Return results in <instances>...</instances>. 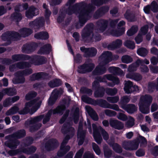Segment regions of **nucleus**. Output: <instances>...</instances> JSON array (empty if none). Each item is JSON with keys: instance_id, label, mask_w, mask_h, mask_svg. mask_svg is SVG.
<instances>
[{"instance_id": "4d7b16f0", "label": "nucleus", "mask_w": 158, "mask_h": 158, "mask_svg": "<svg viewBox=\"0 0 158 158\" xmlns=\"http://www.w3.org/2000/svg\"><path fill=\"white\" fill-rule=\"evenodd\" d=\"M43 116H40L36 118H32L31 120V123H35L39 122L43 118Z\"/></svg>"}, {"instance_id": "338daca9", "label": "nucleus", "mask_w": 158, "mask_h": 158, "mask_svg": "<svg viewBox=\"0 0 158 158\" xmlns=\"http://www.w3.org/2000/svg\"><path fill=\"white\" fill-rule=\"evenodd\" d=\"M151 63L153 64H156L158 63V60L156 57H153L151 59Z\"/></svg>"}, {"instance_id": "5701e85b", "label": "nucleus", "mask_w": 158, "mask_h": 158, "mask_svg": "<svg viewBox=\"0 0 158 158\" xmlns=\"http://www.w3.org/2000/svg\"><path fill=\"white\" fill-rule=\"evenodd\" d=\"M44 22L40 19H37L30 23L31 27H34L35 29L39 28L40 26H43Z\"/></svg>"}, {"instance_id": "393cba45", "label": "nucleus", "mask_w": 158, "mask_h": 158, "mask_svg": "<svg viewBox=\"0 0 158 158\" xmlns=\"http://www.w3.org/2000/svg\"><path fill=\"white\" fill-rule=\"evenodd\" d=\"M19 98V97L18 96H15L12 98H9L5 101L3 103V105L5 107L8 106L11 103L18 100Z\"/></svg>"}, {"instance_id": "e433bc0d", "label": "nucleus", "mask_w": 158, "mask_h": 158, "mask_svg": "<svg viewBox=\"0 0 158 158\" xmlns=\"http://www.w3.org/2000/svg\"><path fill=\"white\" fill-rule=\"evenodd\" d=\"M18 110V108L17 106H15L8 110L6 113V114L7 115L14 114L17 112Z\"/></svg>"}, {"instance_id": "9d476101", "label": "nucleus", "mask_w": 158, "mask_h": 158, "mask_svg": "<svg viewBox=\"0 0 158 158\" xmlns=\"http://www.w3.org/2000/svg\"><path fill=\"white\" fill-rule=\"evenodd\" d=\"M148 27L147 25L142 27L138 35L135 38V41L137 44H139L143 40L142 36L146 35L148 32Z\"/></svg>"}, {"instance_id": "c756f323", "label": "nucleus", "mask_w": 158, "mask_h": 158, "mask_svg": "<svg viewBox=\"0 0 158 158\" xmlns=\"http://www.w3.org/2000/svg\"><path fill=\"white\" fill-rule=\"evenodd\" d=\"M97 24L100 27V32H102L107 27V21L103 20H101L98 22Z\"/></svg>"}, {"instance_id": "b1692460", "label": "nucleus", "mask_w": 158, "mask_h": 158, "mask_svg": "<svg viewBox=\"0 0 158 158\" xmlns=\"http://www.w3.org/2000/svg\"><path fill=\"white\" fill-rule=\"evenodd\" d=\"M29 64L26 62H20L18 63L16 65H13L10 66V71H13L15 68L23 69L26 67H29Z\"/></svg>"}, {"instance_id": "1a4fd4ad", "label": "nucleus", "mask_w": 158, "mask_h": 158, "mask_svg": "<svg viewBox=\"0 0 158 158\" xmlns=\"http://www.w3.org/2000/svg\"><path fill=\"white\" fill-rule=\"evenodd\" d=\"M25 73L20 72V74H18L17 77L13 79V82L15 84L23 83L25 81V79L23 75H28L32 73V70L31 69H29Z\"/></svg>"}, {"instance_id": "de8ad7c7", "label": "nucleus", "mask_w": 158, "mask_h": 158, "mask_svg": "<svg viewBox=\"0 0 158 158\" xmlns=\"http://www.w3.org/2000/svg\"><path fill=\"white\" fill-rule=\"evenodd\" d=\"M18 143L17 141H12L8 143L7 142L6 143V144L7 145V146L10 148L13 149L16 148L17 145Z\"/></svg>"}, {"instance_id": "cd10ccee", "label": "nucleus", "mask_w": 158, "mask_h": 158, "mask_svg": "<svg viewBox=\"0 0 158 158\" xmlns=\"http://www.w3.org/2000/svg\"><path fill=\"white\" fill-rule=\"evenodd\" d=\"M14 89L11 88L9 89H6L3 90L2 92H0V101L4 95L7 94L9 95H12L14 94L15 93H12Z\"/></svg>"}, {"instance_id": "4c0bfd02", "label": "nucleus", "mask_w": 158, "mask_h": 158, "mask_svg": "<svg viewBox=\"0 0 158 158\" xmlns=\"http://www.w3.org/2000/svg\"><path fill=\"white\" fill-rule=\"evenodd\" d=\"M137 54L142 56H145L148 53V51L144 48H141L137 51Z\"/></svg>"}, {"instance_id": "4468645a", "label": "nucleus", "mask_w": 158, "mask_h": 158, "mask_svg": "<svg viewBox=\"0 0 158 158\" xmlns=\"http://www.w3.org/2000/svg\"><path fill=\"white\" fill-rule=\"evenodd\" d=\"M38 10L34 7H30L26 13V15L28 18H31L38 14Z\"/></svg>"}, {"instance_id": "c9c22d12", "label": "nucleus", "mask_w": 158, "mask_h": 158, "mask_svg": "<svg viewBox=\"0 0 158 158\" xmlns=\"http://www.w3.org/2000/svg\"><path fill=\"white\" fill-rule=\"evenodd\" d=\"M61 84V81L59 79H56L53 81H51L49 82L48 85L49 86L52 87L59 85Z\"/></svg>"}, {"instance_id": "a18cd8bd", "label": "nucleus", "mask_w": 158, "mask_h": 158, "mask_svg": "<svg viewBox=\"0 0 158 158\" xmlns=\"http://www.w3.org/2000/svg\"><path fill=\"white\" fill-rule=\"evenodd\" d=\"M134 124V119L131 117H129V119L126 124V126L128 128L131 127Z\"/></svg>"}, {"instance_id": "a19ab883", "label": "nucleus", "mask_w": 158, "mask_h": 158, "mask_svg": "<svg viewBox=\"0 0 158 158\" xmlns=\"http://www.w3.org/2000/svg\"><path fill=\"white\" fill-rule=\"evenodd\" d=\"M110 144L111 145L113 149L116 152L120 153L122 152L121 148L117 143H113Z\"/></svg>"}, {"instance_id": "20e7f679", "label": "nucleus", "mask_w": 158, "mask_h": 158, "mask_svg": "<svg viewBox=\"0 0 158 158\" xmlns=\"http://www.w3.org/2000/svg\"><path fill=\"white\" fill-rule=\"evenodd\" d=\"M152 100V98L150 95H146L141 97L138 105L139 110L142 113L148 114L149 112V106Z\"/></svg>"}, {"instance_id": "39448f33", "label": "nucleus", "mask_w": 158, "mask_h": 158, "mask_svg": "<svg viewBox=\"0 0 158 158\" xmlns=\"http://www.w3.org/2000/svg\"><path fill=\"white\" fill-rule=\"evenodd\" d=\"M92 126L93 129L94 137L96 141L98 143H100L102 140V138L100 135V133H101L104 139L107 140L109 137V136L106 132L105 131L101 126H99L97 128L95 124H93Z\"/></svg>"}, {"instance_id": "dca6fc26", "label": "nucleus", "mask_w": 158, "mask_h": 158, "mask_svg": "<svg viewBox=\"0 0 158 158\" xmlns=\"http://www.w3.org/2000/svg\"><path fill=\"white\" fill-rule=\"evenodd\" d=\"M130 144V142L124 141L123 143V147L125 149L127 150H136L138 147L139 143L138 142H136L135 143H131V147H127L126 146V145H129Z\"/></svg>"}, {"instance_id": "13d9d810", "label": "nucleus", "mask_w": 158, "mask_h": 158, "mask_svg": "<svg viewBox=\"0 0 158 158\" xmlns=\"http://www.w3.org/2000/svg\"><path fill=\"white\" fill-rule=\"evenodd\" d=\"M84 149L83 148H81L77 152L74 157V158H81L82 153L83 152Z\"/></svg>"}, {"instance_id": "f3484780", "label": "nucleus", "mask_w": 158, "mask_h": 158, "mask_svg": "<svg viewBox=\"0 0 158 158\" xmlns=\"http://www.w3.org/2000/svg\"><path fill=\"white\" fill-rule=\"evenodd\" d=\"M85 132L82 130L81 127L79 126L78 131L77 137L79 140L78 144L81 145L83 143Z\"/></svg>"}, {"instance_id": "09e8293b", "label": "nucleus", "mask_w": 158, "mask_h": 158, "mask_svg": "<svg viewBox=\"0 0 158 158\" xmlns=\"http://www.w3.org/2000/svg\"><path fill=\"white\" fill-rule=\"evenodd\" d=\"M119 98L118 97H108L107 98V100L109 102L112 103L117 102Z\"/></svg>"}, {"instance_id": "6e6552de", "label": "nucleus", "mask_w": 158, "mask_h": 158, "mask_svg": "<svg viewBox=\"0 0 158 158\" xmlns=\"http://www.w3.org/2000/svg\"><path fill=\"white\" fill-rule=\"evenodd\" d=\"M94 65L91 63H86L78 67V71L81 73H85L91 71L94 67Z\"/></svg>"}, {"instance_id": "2eb2a0df", "label": "nucleus", "mask_w": 158, "mask_h": 158, "mask_svg": "<svg viewBox=\"0 0 158 158\" xmlns=\"http://www.w3.org/2000/svg\"><path fill=\"white\" fill-rule=\"evenodd\" d=\"M110 124L112 127L118 129H121L123 127V125L121 122L113 119L110 120Z\"/></svg>"}, {"instance_id": "9b49d317", "label": "nucleus", "mask_w": 158, "mask_h": 158, "mask_svg": "<svg viewBox=\"0 0 158 158\" xmlns=\"http://www.w3.org/2000/svg\"><path fill=\"white\" fill-rule=\"evenodd\" d=\"M145 12L147 14L149 13L150 10L154 12H156L158 11V5L155 2H153L150 6H147L144 8Z\"/></svg>"}, {"instance_id": "ddd939ff", "label": "nucleus", "mask_w": 158, "mask_h": 158, "mask_svg": "<svg viewBox=\"0 0 158 158\" xmlns=\"http://www.w3.org/2000/svg\"><path fill=\"white\" fill-rule=\"evenodd\" d=\"M100 106L104 108H109L116 110H119V109L118 106L116 104L111 105L108 103L106 101L101 100Z\"/></svg>"}, {"instance_id": "f704fd0d", "label": "nucleus", "mask_w": 158, "mask_h": 158, "mask_svg": "<svg viewBox=\"0 0 158 158\" xmlns=\"http://www.w3.org/2000/svg\"><path fill=\"white\" fill-rule=\"evenodd\" d=\"M65 107L64 105L61 106H58L56 109L53 110H51L49 113H52V112L53 114L56 113H61L65 109Z\"/></svg>"}, {"instance_id": "6e6d98bb", "label": "nucleus", "mask_w": 158, "mask_h": 158, "mask_svg": "<svg viewBox=\"0 0 158 158\" xmlns=\"http://www.w3.org/2000/svg\"><path fill=\"white\" fill-rule=\"evenodd\" d=\"M137 63H139V65L141 66L144 65V64L145 63L146 64H148L149 63V61L146 59H145L144 60H141L138 59L137 61Z\"/></svg>"}, {"instance_id": "bf43d9fd", "label": "nucleus", "mask_w": 158, "mask_h": 158, "mask_svg": "<svg viewBox=\"0 0 158 158\" xmlns=\"http://www.w3.org/2000/svg\"><path fill=\"white\" fill-rule=\"evenodd\" d=\"M118 118L120 120L125 121L127 119V117L124 114L119 113L117 116Z\"/></svg>"}, {"instance_id": "69168bd1", "label": "nucleus", "mask_w": 158, "mask_h": 158, "mask_svg": "<svg viewBox=\"0 0 158 158\" xmlns=\"http://www.w3.org/2000/svg\"><path fill=\"white\" fill-rule=\"evenodd\" d=\"M109 10V8L108 7H102L100 9L99 15L102 13H105Z\"/></svg>"}, {"instance_id": "f03ea898", "label": "nucleus", "mask_w": 158, "mask_h": 158, "mask_svg": "<svg viewBox=\"0 0 158 158\" xmlns=\"http://www.w3.org/2000/svg\"><path fill=\"white\" fill-rule=\"evenodd\" d=\"M42 102L41 100L37 98L27 103L23 110L19 112L20 114H25L28 113L32 114L36 111L40 107Z\"/></svg>"}, {"instance_id": "aec40b11", "label": "nucleus", "mask_w": 158, "mask_h": 158, "mask_svg": "<svg viewBox=\"0 0 158 158\" xmlns=\"http://www.w3.org/2000/svg\"><path fill=\"white\" fill-rule=\"evenodd\" d=\"M88 14V11L83 10L81 11L79 15V19L80 23H84L86 21V18Z\"/></svg>"}, {"instance_id": "f257e3e1", "label": "nucleus", "mask_w": 158, "mask_h": 158, "mask_svg": "<svg viewBox=\"0 0 158 158\" xmlns=\"http://www.w3.org/2000/svg\"><path fill=\"white\" fill-rule=\"evenodd\" d=\"M112 56L110 52H105L103 53L100 58L102 59L103 61L96 68L93 72L94 75L102 74L105 73L106 69V65L112 60Z\"/></svg>"}, {"instance_id": "7c9ffc66", "label": "nucleus", "mask_w": 158, "mask_h": 158, "mask_svg": "<svg viewBox=\"0 0 158 158\" xmlns=\"http://www.w3.org/2000/svg\"><path fill=\"white\" fill-rule=\"evenodd\" d=\"M35 37L37 39H46L48 38V35L47 32H42L35 34Z\"/></svg>"}, {"instance_id": "774afa93", "label": "nucleus", "mask_w": 158, "mask_h": 158, "mask_svg": "<svg viewBox=\"0 0 158 158\" xmlns=\"http://www.w3.org/2000/svg\"><path fill=\"white\" fill-rule=\"evenodd\" d=\"M153 153L155 156L158 155V146H155L153 149Z\"/></svg>"}, {"instance_id": "e2e57ef3", "label": "nucleus", "mask_w": 158, "mask_h": 158, "mask_svg": "<svg viewBox=\"0 0 158 158\" xmlns=\"http://www.w3.org/2000/svg\"><path fill=\"white\" fill-rule=\"evenodd\" d=\"M144 152L143 150H139L136 152V155L138 156H142L144 155Z\"/></svg>"}, {"instance_id": "7ed1b4c3", "label": "nucleus", "mask_w": 158, "mask_h": 158, "mask_svg": "<svg viewBox=\"0 0 158 158\" xmlns=\"http://www.w3.org/2000/svg\"><path fill=\"white\" fill-rule=\"evenodd\" d=\"M13 60L16 61L20 59L28 60L31 63L35 65H39L43 64L46 61V59L42 56H34L30 57L27 55H17L12 56Z\"/></svg>"}, {"instance_id": "37998d69", "label": "nucleus", "mask_w": 158, "mask_h": 158, "mask_svg": "<svg viewBox=\"0 0 158 158\" xmlns=\"http://www.w3.org/2000/svg\"><path fill=\"white\" fill-rule=\"evenodd\" d=\"M138 65H139V63H137V61L135 64L130 65L128 69V71L130 72L129 73L135 71L137 69V67Z\"/></svg>"}, {"instance_id": "0eeeda50", "label": "nucleus", "mask_w": 158, "mask_h": 158, "mask_svg": "<svg viewBox=\"0 0 158 158\" xmlns=\"http://www.w3.org/2000/svg\"><path fill=\"white\" fill-rule=\"evenodd\" d=\"M125 24V22L124 21H120L118 25V30H112L110 32L111 34L115 36H119L122 35L125 31V28L123 27L120 28V27L124 25Z\"/></svg>"}, {"instance_id": "49530a36", "label": "nucleus", "mask_w": 158, "mask_h": 158, "mask_svg": "<svg viewBox=\"0 0 158 158\" xmlns=\"http://www.w3.org/2000/svg\"><path fill=\"white\" fill-rule=\"evenodd\" d=\"M16 11V13L12 15V16L15 19L17 20V21H19L21 19L22 17L20 14L17 13L16 12V11H18L19 10L16 9V8L15 9Z\"/></svg>"}, {"instance_id": "412c9836", "label": "nucleus", "mask_w": 158, "mask_h": 158, "mask_svg": "<svg viewBox=\"0 0 158 158\" xmlns=\"http://www.w3.org/2000/svg\"><path fill=\"white\" fill-rule=\"evenodd\" d=\"M85 108L90 116L94 120H97L98 117L95 112L88 106H86Z\"/></svg>"}, {"instance_id": "864d4df0", "label": "nucleus", "mask_w": 158, "mask_h": 158, "mask_svg": "<svg viewBox=\"0 0 158 158\" xmlns=\"http://www.w3.org/2000/svg\"><path fill=\"white\" fill-rule=\"evenodd\" d=\"M117 92L116 89H107L106 90V93L107 94L110 95H114Z\"/></svg>"}, {"instance_id": "6ab92c4d", "label": "nucleus", "mask_w": 158, "mask_h": 158, "mask_svg": "<svg viewBox=\"0 0 158 158\" xmlns=\"http://www.w3.org/2000/svg\"><path fill=\"white\" fill-rule=\"evenodd\" d=\"M68 140V137H66L63 141L61 146L60 151L58 153V155L59 156H60L62 155V154L60 153V151L65 152L69 150L70 147L69 146L66 147L64 146V145L67 143Z\"/></svg>"}, {"instance_id": "a211bd4d", "label": "nucleus", "mask_w": 158, "mask_h": 158, "mask_svg": "<svg viewBox=\"0 0 158 158\" xmlns=\"http://www.w3.org/2000/svg\"><path fill=\"white\" fill-rule=\"evenodd\" d=\"M62 92V90H61V93ZM60 93L59 91L57 89L54 90L52 92V94L49 99L48 101V104L52 105L54 104L56 99V96L57 94Z\"/></svg>"}, {"instance_id": "c03bdc74", "label": "nucleus", "mask_w": 158, "mask_h": 158, "mask_svg": "<svg viewBox=\"0 0 158 158\" xmlns=\"http://www.w3.org/2000/svg\"><path fill=\"white\" fill-rule=\"evenodd\" d=\"M36 95V94L35 92L33 91L30 92L26 95L25 98L27 100H29L35 96Z\"/></svg>"}, {"instance_id": "f8f14e48", "label": "nucleus", "mask_w": 158, "mask_h": 158, "mask_svg": "<svg viewBox=\"0 0 158 158\" xmlns=\"http://www.w3.org/2000/svg\"><path fill=\"white\" fill-rule=\"evenodd\" d=\"M80 49L81 51L85 53L86 56H94L97 52L96 49L94 48H86L85 47H83L81 48Z\"/></svg>"}, {"instance_id": "680f3d73", "label": "nucleus", "mask_w": 158, "mask_h": 158, "mask_svg": "<svg viewBox=\"0 0 158 158\" xmlns=\"http://www.w3.org/2000/svg\"><path fill=\"white\" fill-rule=\"evenodd\" d=\"M158 108V106L155 103L152 104L151 107V111L152 112H153L156 110Z\"/></svg>"}, {"instance_id": "603ef678", "label": "nucleus", "mask_w": 158, "mask_h": 158, "mask_svg": "<svg viewBox=\"0 0 158 158\" xmlns=\"http://www.w3.org/2000/svg\"><path fill=\"white\" fill-rule=\"evenodd\" d=\"M92 146L93 149L95 153L98 155L100 153V150L98 145L95 143H93Z\"/></svg>"}, {"instance_id": "bb28decb", "label": "nucleus", "mask_w": 158, "mask_h": 158, "mask_svg": "<svg viewBox=\"0 0 158 158\" xmlns=\"http://www.w3.org/2000/svg\"><path fill=\"white\" fill-rule=\"evenodd\" d=\"M51 48L50 45L48 44L44 47L41 48L38 51V53L41 54L48 53L51 51Z\"/></svg>"}, {"instance_id": "8fccbe9b", "label": "nucleus", "mask_w": 158, "mask_h": 158, "mask_svg": "<svg viewBox=\"0 0 158 158\" xmlns=\"http://www.w3.org/2000/svg\"><path fill=\"white\" fill-rule=\"evenodd\" d=\"M105 114L108 116H115L116 113L114 111L111 110H106L104 111Z\"/></svg>"}, {"instance_id": "2f4dec72", "label": "nucleus", "mask_w": 158, "mask_h": 158, "mask_svg": "<svg viewBox=\"0 0 158 158\" xmlns=\"http://www.w3.org/2000/svg\"><path fill=\"white\" fill-rule=\"evenodd\" d=\"M25 135V132L24 130H23L18 131L12 135L10 136V138H20L24 136Z\"/></svg>"}, {"instance_id": "473e14b6", "label": "nucleus", "mask_w": 158, "mask_h": 158, "mask_svg": "<svg viewBox=\"0 0 158 158\" xmlns=\"http://www.w3.org/2000/svg\"><path fill=\"white\" fill-rule=\"evenodd\" d=\"M20 33L22 36L25 37L31 34L32 31L30 29L23 28L20 30Z\"/></svg>"}, {"instance_id": "3c124183", "label": "nucleus", "mask_w": 158, "mask_h": 158, "mask_svg": "<svg viewBox=\"0 0 158 158\" xmlns=\"http://www.w3.org/2000/svg\"><path fill=\"white\" fill-rule=\"evenodd\" d=\"M36 150V148L35 147H31L29 148L28 150H23L22 151L23 152L29 154L34 152Z\"/></svg>"}, {"instance_id": "0e129e2a", "label": "nucleus", "mask_w": 158, "mask_h": 158, "mask_svg": "<svg viewBox=\"0 0 158 158\" xmlns=\"http://www.w3.org/2000/svg\"><path fill=\"white\" fill-rule=\"evenodd\" d=\"M155 86H156L154 85V84L153 83H151L149 84L148 87V89L149 92H152Z\"/></svg>"}, {"instance_id": "4be33fe9", "label": "nucleus", "mask_w": 158, "mask_h": 158, "mask_svg": "<svg viewBox=\"0 0 158 158\" xmlns=\"http://www.w3.org/2000/svg\"><path fill=\"white\" fill-rule=\"evenodd\" d=\"M126 77L133 79L136 81H139L142 79V76L139 74L135 73L132 74L131 73H129L126 75Z\"/></svg>"}, {"instance_id": "423d86ee", "label": "nucleus", "mask_w": 158, "mask_h": 158, "mask_svg": "<svg viewBox=\"0 0 158 158\" xmlns=\"http://www.w3.org/2000/svg\"><path fill=\"white\" fill-rule=\"evenodd\" d=\"M124 90L126 93L129 94L132 93L133 91H139L140 89L137 86H133L132 82L129 81L126 82Z\"/></svg>"}, {"instance_id": "c85d7f7f", "label": "nucleus", "mask_w": 158, "mask_h": 158, "mask_svg": "<svg viewBox=\"0 0 158 158\" xmlns=\"http://www.w3.org/2000/svg\"><path fill=\"white\" fill-rule=\"evenodd\" d=\"M123 108L130 113H132L137 110V108L134 105H128Z\"/></svg>"}, {"instance_id": "052dcab7", "label": "nucleus", "mask_w": 158, "mask_h": 158, "mask_svg": "<svg viewBox=\"0 0 158 158\" xmlns=\"http://www.w3.org/2000/svg\"><path fill=\"white\" fill-rule=\"evenodd\" d=\"M41 77V75L40 73L34 74L32 75V77L31 79L32 80H35L40 78Z\"/></svg>"}, {"instance_id": "58836bf2", "label": "nucleus", "mask_w": 158, "mask_h": 158, "mask_svg": "<svg viewBox=\"0 0 158 158\" xmlns=\"http://www.w3.org/2000/svg\"><path fill=\"white\" fill-rule=\"evenodd\" d=\"M122 60L124 63H129L132 61V59L130 56L125 55L122 57Z\"/></svg>"}, {"instance_id": "ea45409f", "label": "nucleus", "mask_w": 158, "mask_h": 158, "mask_svg": "<svg viewBox=\"0 0 158 158\" xmlns=\"http://www.w3.org/2000/svg\"><path fill=\"white\" fill-rule=\"evenodd\" d=\"M124 44L129 48L133 49L135 48V44L133 42L127 40L124 43Z\"/></svg>"}, {"instance_id": "5fc2aeb1", "label": "nucleus", "mask_w": 158, "mask_h": 158, "mask_svg": "<svg viewBox=\"0 0 158 158\" xmlns=\"http://www.w3.org/2000/svg\"><path fill=\"white\" fill-rule=\"evenodd\" d=\"M139 140L141 143V146H144L147 143V140L143 137L139 136Z\"/></svg>"}, {"instance_id": "a878e982", "label": "nucleus", "mask_w": 158, "mask_h": 158, "mask_svg": "<svg viewBox=\"0 0 158 158\" xmlns=\"http://www.w3.org/2000/svg\"><path fill=\"white\" fill-rule=\"evenodd\" d=\"M103 78L104 79H107L108 80H111L114 83V84H109V86H113L115 84H117L119 82V80L118 78L114 77L110 75H106Z\"/></svg>"}, {"instance_id": "79ce46f5", "label": "nucleus", "mask_w": 158, "mask_h": 158, "mask_svg": "<svg viewBox=\"0 0 158 158\" xmlns=\"http://www.w3.org/2000/svg\"><path fill=\"white\" fill-rule=\"evenodd\" d=\"M109 71L110 72L114 74L119 73L122 72V70L118 68L111 67L109 68Z\"/></svg>"}, {"instance_id": "72a5a7b5", "label": "nucleus", "mask_w": 158, "mask_h": 158, "mask_svg": "<svg viewBox=\"0 0 158 158\" xmlns=\"http://www.w3.org/2000/svg\"><path fill=\"white\" fill-rule=\"evenodd\" d=\"M138 28L136 26H132L131 28L127 32L128 35L131 36L135 34L138 31Z\"/></svg>"}]
</instances>
